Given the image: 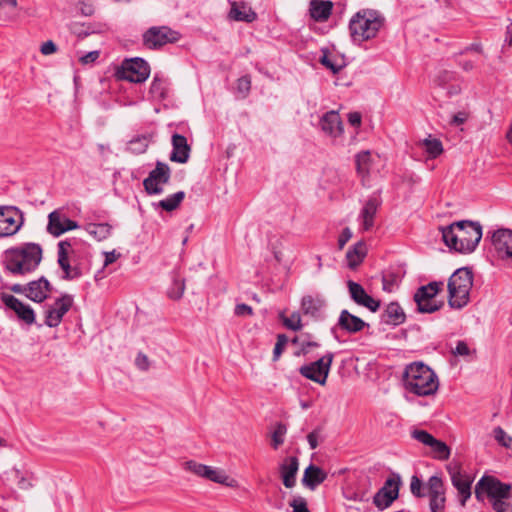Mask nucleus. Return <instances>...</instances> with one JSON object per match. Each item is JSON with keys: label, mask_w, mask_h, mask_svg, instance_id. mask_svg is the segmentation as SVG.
<instances>
[{"label": "nucleus", "mask_w": 512, "mask_h": 512, "mask_svg": "<svg viewBox=\"0 0 512 512\" xmlns=\"http://www.w3.org/2000/svg\"><path fill=\"white\" fill-rule=\"evenodd\" d=\"M320 435H321V428H316L314 429L312 432H310L308 435H307V441L309 443V446H310V449L314 450L318 447V440L320 438Z\"/></svg>", "instance_id": "nucleus-58"}, {"label": "nucleus", "mask_w": 512, "mask_h": 512, "mask_svg": "<svg viewBox=\"0 0 512 512\" xmlns=\"http://www.w3.org/2000/svg\"><path fill=\"white\" fill-rule=\"evenodd\" d=\"M470 352L468 345L464 341H458L453 353L455 355L466 356Z\"/></svg>", "instance_id": "nucleus-64"}, {"label": "nucleus", "mask_w": 512, "mask_h": 512, "mask_svg": "<svg viewBox=\"0 0 512 512\" xmlns=\"http://www.w3.org/2000/svg\"><path fill=\"white\" fill-rule=\"evenodd\" d=\"M149 93L153 98L163 100L167 97V81L162 76L156 74L151 82Z\"/></svg>", "instance_id": "nucleus-34"}, {"label": "nucleus", "mask_w": 512, "mask_h": 512, "mask_svg": "<svg viewBox=\"0 0 512 512\" xmlns=\"http://www.w3.org/2000/svg\"><path fill=\"white\" fill-rule=\"evenodd\" d=\"M468 119V114L464 111H460L457 114L453 115L450 124L453 126H459L465 123Z\"/></svg>", "instance_id": "nucleus-61"}, {"label": "nucleus", "mask_w": 512, "mask_h": 512, "mask_svg": "<svg viewBox=\"0 0 512 512\" xmlns=\"http://www.w3.org/2000/svg\"><path fill=\"white\" fill-rule=\"evenodd\" d=\"M410 491L415 497L421 498L425 496L423 492V482L416 475H413L411 478Z\"/></svg>", "instance_id": "nucleus-51"}, {"label": "nucleus", "mask_w": 512, "mask_h": 512, "mask_svg": "<svg viewBox=\"0 0 512 512\" xmlns=\"http://www.w3.org/2000/svg\"><path fill=\"white\" fill-rule=\"evenodd\" d=\"M366 254V243L364 241H358L346 253L348 266L352 269L356 268L364 260Z\"/></svg>", "instance_id": "nucleus-31"}, {"label": "nucleus", "mask_w": 512, "mask_h": 512, "mask_svg": "<svg viewBox=\"0 0 512 512\" xmlns=\"http://www.w3.org/2000/svg\"><path fill=\"white\" fill-rule=\"evenodd\" d=\"M205 479L229 487H234L236 482L234 479L230 478L223 470L213 468L211 466H209Z\"/></svg>", "instance_id": "nucleus-35"}, {"label": "nucleus", "mask_w": 512, "mask_h": 512, "mask_svg": "<svg viewBox=\"0 0 512 512\" xmlns=\"http://www.w3.org/2000/svg\"><path fill=\"white\" fill-rule=\"evenodd\" d=\"M422 146L425 148V152L431 159H435L443 153L442 142L437 138L424 139L422 142Z\"/></svg>", "instance_id": "nucleus-37"}, {"label": "nucleus", "mask_w": 512, "mask_h": 512, "mask_svg": "<svg viewBox=\"0 0 512 512\" xmlns=\"http://www.w3.org/2000/svg\"><path fill=\"white\" fill-rule=\"evenodd\" d=\"M491 505L494 511L496 512H512V507L509 502H507V499H496L491 500Z\"/></svg>", "instance_id": "nucleus-55"}, {"label": "nucleus", "mask_w": 512, "mask_h": 512, "mask_svg": "<svg viewBox=\"0 0 512 512\" xmlns=\"http://www.w3.org/2000/svg\"><path fill=\"white\" fill-rule=\"evenodd\" d=\"M369 326L363 319L343 309L340 312L337 323L331 328V333L337 338V331L341 330L348 334H356Z\"/></svg>", "instance_id": "nucleus-17"}, {"label": "nucleus", "mask_w": 512, "mask_h": 512, "mask_svg": "<svg viewBox=\"0 0 512 512\" xmlns=\"http://www.w3.org/2000/svg\"><path fill=\"white\" fill-rule=\"evenodd\" d=\"M333 6L330 0H310L309 15L315 22H326L332 14Z\"/></svg>", "instance_id": "nucleus-26"}, {"label": "nucleus", "mask_w": 512, "mask_h": 512, "mask_svg": "<svg viewBox=\"0 0 512 512\" xmlns=\"http://www.w3.org/2000/svg\"><path fill=\"white\" fill-rule=\"evenodd\" d=\"M71 248V243L67 240L60 241L58 243V259L57 262L64 274L62 279L64 280H74L82 276V271L79 266H71L69 261V249Z\"/></svg>", "instance_id": "nucleus-18"}, {"label": "nucleus", "mask_w": 512, "mask_h": 512, "mask_svg": "<svg viewBox=\"0 0 512 512\" xmlns=\"http://www.w3.org/2000/svg\"><path fill=\"white\" fill-rule=\"evenodd\" d=\"M287 432V427L283 423H277L274 432L272 434V445L277 449L284 442V435Z\"/></svg>", "instance_id": "nucleus-47"}, {"label": "nucleus", "mask_w": 512, "mask_h": 512, "mask_svg": "<svg viewBox=\"0 0 512 512\" xmlns=\"http://www.w3.org/2000/svg\"><path fill=\"white\" fill-rule=\"evenodd\" d=\"M385 24L383 14L370 8L357 11L349 21V32L354 42H364L377 36Z\"/></svg>", "instance_id": "nucleus-4"}, {"label": "nucleus", "mask_w": 512, "mask_h": 512, "mask_svg": "<svg viewBox=\"0 0 512 512\" xmlns=\"http://www.w3.org/2000/svg\"><path fill=\"white\" fill-rule=\"evenodd\" d=\"M171 178V170L168 164L157 161L155 168L150 171L147 178L143 181V186L147 194L159 195L164 189L163 185L167 184Z\"/></svg>", "instance_id": "nucleus-12"}, {"label": "nucleus", "mask_w": 512, "mask_h": 512, "mask_svg": "<svg viewBox=\"0 0 512 512\" xmlns=\"http://www.w3.org/2000/svg\"><path fill=\"white\" fill-rule=\"evenodd\" d=\"M492 245L501 259H512V230L502 228L493 232Z\"/></svg>", "instance_id": "nucleus-20"}, {"label": "nucleus", "mask_w": 512, "mask_h": 512, "mask_svg": "<svg viewBox=\"0 0 512 512\" xmlns=\"http://www.w3.org/2000/svg\"><path fill=\"white\" fill-rule=\"evenodd\" d=\"M288 342V338L284 334H279L277 336V342L275 344L274 350H273V360L277 361L282 354L286 344Z\"/></svg>", "instance_id": "nucleus-52"}, {"label": "nucleus", "mask_w": 512, "mask_h": 512, "mask_svg": "<svg viewBox=\"0 0 512 512\" xmlns=\"http://www.w3.org/2000/svg\"><path fill=\"white\" fill-rule=\"evenodd\" d=\"M430 447L436 459L447 460L449 458L450 448L446 443L435 438Z\"/></svg>", "instance_id": "nucleus-42"}, {"label": "nucleus", "mask_w": 512, "mask_h": 512, "mask_svg": "<svg viewBox=\"0 0 512 512\" xmlns=\"http://www.w3.org/2000/svg\"><path fill=\"white\" fill-rule=\"evenodd\" d=\"M326 302L323 297L307 295L302 298L301 309L305 315L318 317Z\"/></svg>", "instance_id": "nucleus-30"}, {"label": "nucleus", "mask_w": 512, "mask_h": 512, "mask_svg": "<svg viewBox=\"0 0 512 512\" xmlns=\"http://www.w3.org/2000/svg\"><path fill=\"white\" fill-rule=\"evenodd\" d=\"M48 218H49V221H48L47 229H48L49 233H51L53 236H56V237L62 235V232H60V229L63 228V220H61L59 213L56 211H53L49 214Z\"/></svg>", "instance_id": "nucleus-41"}, {"label": "nucleus", "mask_w": 512, "mask_h": 512, "mask_svg": "<svg viewBox=\"0 0 512 512\" xmlns=\"http://www.w3.org/2000/svg\"><path fill=\"white\" fill-rule=\"evenodd\" d=\"M320 63L327 69H330L334 74L340 72V70L343 68V65L334 63L325 51L320 58Z\"/></svg>", "instance_id": "nucleus-54"}, {"label": "nucleus", "mask_w": 512, "mask_h": 512, "mask_svg": "<svg viewBox=\"0 0 512 512\" xmlns=\"http://www.w3.org/2000/svg\"><path fill=\"white\" fill-rule=\"evenodd\" d=\"M43 258L42 247L33 242L22 243L6 249L1 256L4 270L13 276L34 272Z\"/></svg>", "instance_id": "nucleus-1"}, {"label": "nucleus", "mask_w": 512, "mask_h": 512, "mask_svg": "<svg viewBox=\"0 0 512 512\" xmlns=\"http://www.w3.org/2000/svg\"><path fill=\"white\" fill-rule=\"evenodd\" d=\"M333 359L334 354L332 352H328L318 360L301 366L299 368V373L311 381H314L320 385H324L326 383Z\"/></svg>", "instance_id": "nucleus-8"}, {"label": "nucleus", "mask_w": 512, "mask_h": 512, "mask_svg": "<svg viewBox=\"0 0 512 512\" xmlns=\"http://www.w3.org/2000/svg\"><path fill=\"white\" fill-rule=\"evenodd\" d=\"M73 302V296L70 294H63L56 298L54 303L45 310L44 324L50 328L59 326L64 315L71 309Z\"/></svg>", "instance_id": "nucleus-14"}, {"label": "nucleus", "mask_w": 512, "mask_h": 512, "mask_svg": "<svg viewBox=\"0 0 512 512\" xmlns=\"http://www.w3.org/2000/svg\"><path fill=\"white\" fill-rule=\"evenodd\" d=\"M447 470L452 485L458 491L460 505L465 507L467 500L471 497V485L473 480L469 476L462 474L460 466L456 463L449 464Z\"/></svg>", "instance_id": "nucleus-15"}, {"label": "nucleus", "mask_w": 512, "mask_h": 512, "mask_svg": "<svg viewBox=\"0 0 512 512\" xmlns=\"http://www.w3.org/2000/svg\"><path fill=\"white\" fill-rule=\"evenodd\" d=\"M429 496V507L431 512H444L446 497L444 494H435Z\"/></svg>", "instance_id": "nucleus-46"}, {"label": "nucleus", "mask_w": 512, "mask_h": 512, "mask_svg": "<svg viewBox=\"0 0 512 512\" xmlns=\"http://www.w3.org/2000/svg\"><path fill=\"white\" fill-rule=\"evenodd\" d=\"M428 495L444 494V484L440 477L433 475L427 482Z\"/></svg>", "instance_id": "nucleus-45"}, {"label": "nucleus", "mask_w": 512, "mask_h": 512, "mask_svg": "<svg viewBox=\"0 0 512 512\" xmlns=\"http://www.w3.org/2000/svg\"><path fill=\"white\" fill-rule=\"evenodd\" d=\"M289 505L293 508V512H310L307 500L302 496H294Z\"/></svg>", "instance_id": "nucleus-50"}, {"label": "nucleus", "mask_w": 512, "mask_h": 512, "mask_svg": "<svg viewBox=\"0 0 512 512\" xmlns=\"http://www.w3.org/2000/svg\"><path fill=\"white\" fill-rule=\"evenodd\" d=\"M184 469L186 471L193 473L194 475H196L198 477L206 478V474L209 469V466L198 463L194 460H189L184 463Z\"/></svg>", "instance_id": "nucleus-44"}, {"label": "nucleus", "mask_w": 512, "mask_h": 512, "mask_svg": "<svg viewBox=\"0 0 512 512\" xmlns=\"http://www.w3.org/2000/svg\"><path fill=\"white\" fill-rule=\"evenodd\" d=\"M371 154L369 151H362L356 155V168L363 178L369 174Z\"/></svg>", "instance_id": "nucleus-38"}, {"label": "nucleus", "mask_w": 512, "mask_h": 512, "mask_svg": "<svg viewBox=\"0 0 512 512\" xmlns=\"http://www.w3.org/2000/svg\"><path fill=\"white\" fill-rule=\"evenodd\" d=\"M381 199L379 196H371L362 208L359 217L362 219L363 230L369 231L374 226V217L377 213Z\"/></svg>", "instance_id": "nucleus-28"}, {"label": "nucleus", "mask_w": 512, "mask_h": 512, "mask_svg": "<svg viewBox=\"0 0 512 512\" xmlns=\"http://www.w3.org/2000/svg\"><path fill=\"white\" fill-rule=\"evenodd\" d=\"M149 145V139L147 136H137L129 141L127 150L133 154L144 153Z\"/></svg>", "instance_id": "nucleus-39"}, {"label": "nucleus", "mask_w": 512, "mask_h": 512, "mask_svg": "<svg viewBox=\"0 0 512 512\" xmlns=\"http://www.w3.org/2000/svg\"><path fill=\"white\" fill-rule=\"evenodd\" d=\"M17 0H0V20L7 21L14 14Z\"/></svg>", "instance_id": "nucleus-43"}, {"label": "nucleus", "mask_w": 512, "mask_h": 512, "mask_svg": "<svg viewBox=\"0 0 512 512\" xmlns=\"http://www.w3.org/2000/svg\"><path fill=\"white\" fill-rule=\"evenodd\" d=\"M320 127L325 134L333 138L341 136L344 131L343 122L336 111L326 112L320 120Z\"/></svg>", "instance_id": "nucleus-22"}, {"label": "nucleus", "mask_w": 512, "mask_h": 512, "mask_svg": "<svg viewBox=\"0 0 512 512\" xmlns=\"http://www.w3.org/2000/svg\"><path fill=\"white\" fill-rule=\"evenodd\" d=\"M172 147L171 161L184 164L189 160L191 148L185 136L178 133L173 134Z\"/></svg>", "instance_id": "nucleus-24"}, {"label": "nucleus", "mask_w": 512, "mask_h": 512, "mask_svg": "<svg viewBox=\"0 0 512 512\" xmlns=\"http://www.w3.org/2000/svg\"><path fill=\"white\" fill-rule=\"evenodd\" d=\"M179 39V32L167 26H153L143 34V45L148 49L155 50L168 43H175Z\"/></svg>", "instance_id": "nucleus-9"}, {"label": "nucleus", "mask_w": 512, "mask_h": 512, "mask_svg": "<svg viewBox=\"0 0 512 512\" xmlns=\"http://www.w3.org/2000/svg\"><path fill=\"white\" fill-rule=\"evenodd\" d=\"M229 18L234 21L251 23L256 20V12L244 1H230Z\"/></svg>", "instance_id": "nucleus-25"}, {"label": "nucleus", "mask_w": 512, "mask_h": 512, "mask_svg": "<svg viewBox=\"0 0 512 512\" xmlns=\"http://www.w3.org/2000/svg\"><path fill=\"white\" fill-rule=\"evenodd\" d=\"M85 231L97 241L106 240L112 233V226L108 223H87Z\"/></svg>", "instance_id": "nucleus-32"}, {"label": "nucleus", "mask_w": 512, "mask_h": 512, "mask_svg": "<svg viewBox=\"0 0 512 512\" xmlns=\"http://www.w3.org/2000/svg\"><path fill=\"white\" fill-rule=\"evenodd\" d=\"M251 88V80L249 76H243L237 81V90L245 97Z\"/></svg>", "instance_id": "nucleus-56"}, {"label": "nucleus", "mask_w": 512, "mask_h": 512, "mask_svg": "<svg viewBox=\"0 0 512 512\" xmlns=\"http://www.w3.org/2000/svg\"><path fill=\"white\" fill-rule=\"evenodd\" d=\"M447 247L461 253H472L482 238V226L479 222L461 220L439 228Z\"/></svg>", "instance_id": "nucleus-2"}, {"label": "nucleus", "mask_w": 512, "mask_h": 512, "mask_svg": "<svg viewBox=\"0 0 512 512\" xmlns=\"http://www.w3.org/2000/svg\"><path fill=\"white\" fill-rule=\"evenodd\" d=\"M299 469V460L296 456L286 457L279 467L283 485L293 488L296 485V475Z\"/></svg>", "instance_id": "nucleus-23"}, {"label": "nucleus", "mask_w": 512, "mask_h": 512, "mask_svg": "<svg viewBox=\"0 0 512 512\" xmlns=\"http://www.w3.org/2000/svg\"><path fill=\"white\" fill-rule=\"evenodd\" d=\"M493 435L495 440L503 447H512V437H510L500 426L493 430Z\"/></svg>", "instance_id": "nucleus-48"}, {"label": "nucleus", "mask_w": 512, "mask_h": 512, "mask_svg": "<svg viewBox=\"0 0 512 512\" xmlns=\"http://www.w3.org/2000/svg\"><path fill=\"white\" fill-rule=\"evenodd\" d=\"M351 237H352L351 230L349 228L343 229V231H342V233H341V235L339 236V239H338L339 249H343V247L351 239Z\"/></svg>", "instance_id": "nucleus-63"}, {"label": "nucleus", "mask_w": 512, "mask_h": 512, "mask_svg": "<svg viewBox=\"0 0 512 512\" xmlns=\"http://www.w3.org/2000/svg\"><path fill=\"white\" fill-rule=\"evenodd\" d=\"M327 478V473L320 467L310 464L305 470L302 484L310 490H315Z\"/></svg>", "instance_id": "nucleus-29"}, {"label": "nucleus", "mask_w": 512, "mask_h": 512, "mask_svg": "<svg viewBox=\"0 0 512 512\" xmlns=\"http://www.w3.org/2000/svg\"><path fill=\"white\" fill-rule=\"evenodd\" d=\"M381 323L389 326H399L406 320V314L403 308L397 302H390L380 316Z\"/></svg>", "instance_id": "nucleus-27"}, {"label": "nucleus", "mask_w": 512, "mask_h": 512, "mask_svg": "<svg viewBox=\"0 0 512 512\" xmlns=\"http://www.w3.org/2000/svg\"><path fill=\"white\" fill-rule=\"evenodd\" d=\"M284 325L293 331H298L301 329V317L298 313H293L290 317L285 318L283 321Z\"/></svg>", "instance_id": "nucleus-53"}, {"label": "nucleus", "mask_w": 512, "mask_h": 512, "mask_svg": "<svg viewBox=\"0 0 512 512\" xmlns=\"http://www.w3.org/2000/svg\"><path fill=\"white\" fill-rule=\"evenodd\" d=\"M401 478L398 474H392L386 479L382 488H380L373 497V503L379 510L388 508L394 500L398 498Z\"/></svg>", "instance_id": "nucleus-13"}, {"label": "nucleus", "mask_w": 512, "mask_h": 512, "mask_svg": "<svg viewBox=\"0 0 512 512\" xmlns=\"http://www.w3.org/2000/svg\"><path fill=\"white\" fill-rule=\"evenodd\" d=\"M394 283H395V276L393 274L383 276L382 286H383L384 291L391 292Z\"/></svg>", "instance_id": "nucleus-62"}, {"label": "nucleus", "mask_w": 512, "mask_h": 512, "mask_svg": "<svg viewBox=\"0 0 512 512\" xmlns=\"http://www.w3.org/2000/svg\"><path fill=\"white\" fill-rule=\"evenodd\" d=\"M52 291V285L44 277H40L38 280H33L27 284L26 297L34 302H44L49 293Z\"/></svg>", "instance_id": "nucleus-21"}, {"label": "nucleus", "mask_w": 512, "mask_h": 512, "mask_svg": "<svg viewBox=\"0 0 512 512\" xmlns=\"http://www.w3.org/2000/svg\"><path fill=\"white\" fill-rule=\"evenodd\" d=\"M57 51V46L52 40H48L42 43L40 47V52L43 55H51Z\"/></svg>", "instance_id": "nucleus-59"}, {"label": "nucleus", "mask_w": 512, "mask_h": 512, "mask_svg": "<svg viewBox=\"0 0 512 512\" xmlns=\"http://www.w3.org/2000/svg\"><path fill=\"white\" fill-rule=\"evenodd\" d=\"M442 286V282L433 281L417 289L414 294V301L420 313H433L441 308L442 303L437 304L433 299L441 290Z\"/></svg>", "instance_id": "nucleus-10"}, {"label": "nucleus", "mask_w": 512, "mask_h": 512, "mask_svg": "<svg viewBox=\"0 0 512 512\" xmlns=\"http://www.w3.org/2000/svg\"><path fill=\"white\" fill-rule=\"evenodd\" d=\"M185 291V280L178 274L172 277L171 286L167 290V296L172 300H179L182 298Z\"/></svg>", "instance_id": "nucleus-36"}, {"label": "nucleus", "mask_w": 512, "mask_h": 512, "mask_svg": "<svg viewBox=\"0 0 512 512\" xmlns=\"http://www.w3.org/2000/svg\"><path fill=\"white\" fill-rule=\"evenodd\" d=\"M412 437L415 440L419 441L420 443L429 447L431 446L432 442L435 439V437H433V435H431L427 431L419 429H416L412 432Z\"/></svg>", "instance_id": "nucleus-49"}, {"label": "nucleus", "mask_w": 512, "mask_h": 512, "mask_svg": "<svg viewBox=\"0 0 512 512\" xmlns=\"http://www.w3.org/2000/svg\"><path fill=\"white\" fill-rule=\"evenodd\" d=\"M71 31L76 34L80 38H85L91 34L100 33L101 29L100 27H95L92 24H80V23H72L71 25Z\"/></svg>", "instance_id": "nucleus-40"}, {"label": "nucleus", "mask_w": 512, "mask_h": 512, "mask_svg": "<svg viewBox=\"0 0 512 512\" xmlns=\"http://www.w3.org/2000/svg\"><path fill=\"white\" fill-rule=\"evenodd\" d=\"M473 285V273L467 267L457 269L448 281V304L451 308L461 309L469 302Z\"/></svg>", "instance_id": "nucleus-5"}, {"label": "nucleus", "mask_w": 512, "mask_h": 512, "mask_svg": "<svg viewBox=\"0 0 512 512\" xmlns=\"http://www.w3.org/2000/svg\"><path fill=\"white\" fill-rule=\"evenodd\" d=\"M24 224L23 212L15 206H0V238L15 235Z\"/></svg>", "instance_id": "nucleus-11"}, {"label": "nucleus", "mask_w": 512, "mask_h": 512, "mask_svg": "<svg viewBox=\"0 0 512 512\" xmlns=\"http://www.w3.org/2000/svg\"><path fill=\"white\" fill-rule=\"evenodd\" d=\"M511 491V484L503 483L493 476H483L476 484L475 497L478 501H482V493L485 492L490 501L508 499Z\"/></svg>", "instance_id": "nucleus-6"}, {"label": "nucleus", "mask_w": 512, "mask_h": 512, "mask_svg": "<svg viewBox=\"0 0 512 512\" xmlns=\"http://www.w3.org/2000/svg\"><path fill=\"white\" fill-rule=\"evenodd\" d=\"M235 314L237 316H250L253 314L252 307L247 304H237L235 307Z\"/></svg>", "instance_id": "nucleus-60"}, {"label": "nucleus", "mask_w": 512, "mask_h": 512, "mask_svg": "<svg viewBox=\"0 0 512 512\" xmlns=\"http://www.w3.org/2000/svg\"><path fill=\"white\" fill-rule=\"evenodd\" d=\"M403 384L408 392L417 396L433 395L439 387L437 375L421 362H414L406 367Z\"/></svg>", "instance_id": "nucleus-3"}, {"label": "nucleus", "mask_w": 512, "mask_h": 512, "mask_svg": "<svg viewBox=\"0 0 512 512\" xmlns=\"http://www.w3.org/2000/svg\"><path fill=\"white\" fill-rule=\"evenodd\" d=\"M149 75V64L139 57L124 60L121 67L116 72V76L119 80H126L132 83H142Z\"/></svg>", "instance_id": "nucleus-7"}, {"label": "nucleus", "mask_w": 512, "mask_h": 512, "mask_svg": "<svg viewBox=\"0 0 512 512\" xmlns=\"http://www.w3.org/2000/svg\"><path fill=\"white\" fill-rule=\"evenodd\" d=\"M185 198V192L184 191H178L174 194H171L167 196L165 199L160 200L158 203H153V206L157 208H161L167 212H172L176 210L181 202Z\"/></svg>", "instance_id": "nucleus-33"}, {"label": "nucleus", "mask_w": 512, "mask_h": 512, "mask_svg": "<svg viewBox=\"0 0 512 512\" xmlns=\"http://www.w3.org/2000/svg\"><path fill=\"white\" fill-rule=\"evenodd\" d=\"M0 299L7 308L15 312L20 321L29 326L36 323V315L30 305L23 303L15 296L7 293H1Z\"/></svg>", "instance_id": "nucleus-16"}, {"label": "nucleus", "mask_w": 512, "mask_h": 512, "mask_svg": "<svg viewBox=\"0 0 512 512\" xmlns=\"http://www.w3.org/2000/svg\"><path fill=\"white\" fill-rule=\"evenodd\" d=\"M78 7L82 16H91L94 13V6L91 0H80Z\"/></svg>", "instance_id": "nucleus-57"}, {"label": "nucleus", "mask_w": 512, "mask_h": 512, "mask_svg": "<svg viewBox=\"0 0 512 512\" xmlns=\"http://www.w3.org/2000/svg\"><path fill=\"white\" fill-rule=\"evenodd\" d=\"M351 299L359 306H363L371 312H376L380 308V300L374 299L367 294L362 285L352 280L347 282Z\"/></svg>", "instance_id": "nucleus-19"}]
</instances>
